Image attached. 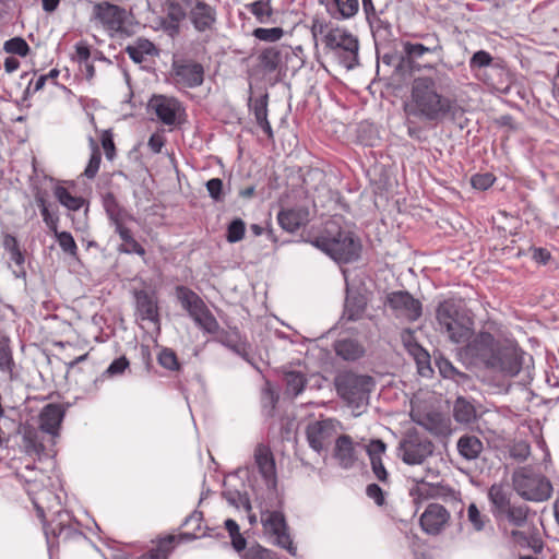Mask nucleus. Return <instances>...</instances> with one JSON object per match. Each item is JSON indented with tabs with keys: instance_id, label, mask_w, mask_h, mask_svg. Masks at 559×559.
I'll return each mask as SVG.
<instances>
[{
	"instance_id": "obj_1",
	"label": "nucleus",
	"mask_w": 559,
	"mask_h": 559,
	"mask_svg": "<svg viewBox=\"0 0 559 559\" xmlns=\"http://www.w3.org/2000/svg\"><path fill=\"white\" fill-rule=\"evenodd\" d=\"M450 78L443 71H436L435 76L421 75L413 80L411 97L405 105V112L427 122H441L449 116L454 117L456 104L443 95Z\"/></svg>"
},
{
	"instance_id": "obj_2",
	"label": "nucleus",
	"mask_w": 559,
	"mask_h": 559,
	"mask_svg": "<svg viewBox=\"0 0 559 559\" xmlns=\"http://www.w3.org/2000/svg\"><path fill=\"white\" fill-rule=\"evenodd\" d=\"M337 263H350L360 255L361 245L341 215L328 219L317 235L307 240Z\"/></svg>"
},
{
	"instance_id": "obj_3",
	"label": "nucleus",
	"mask_w": 559,
	"mask_h": 559,
	"mask_svg": "<svg viewBox=\"0 0 559 559\" xmlns=\"http://www.w3.org/2000/svg\"><path fill=\"white\" fill-rule=\"evenodd\" d=\"M64 417V411L59 404H47L39 413V428L33 426H24L22 428V440L24 448L28 454H44L46 452L45 438L41 433L48 436L51 445L56 443L59 437L61 423Z\"/></svg>"
},
{
	"instance_id": "obj_4",
	"label": "nucleus",
	"mask_w": 559,
	"mask_h": 559,
	"mask_svg": "<svg viewBox=\"0 0 559 559\" xmlns=\"http://www.w3.org/2000/svg\"><path fill=\"white\" fill-rule=\"evenodd\" d=\"M436 318L440 330L447 333L451 342L463 344L473 334V320L461 302L454 299L443 300L438 305Z\"/></svg>"
},
{
	"instance_id": "obj_5",
	"label": "nucleus",
	"mask_w": 559,
	"mask_h": 559,
	"mask_svg": "<svg viewBox=\"0 0 559 559\" xmlns=\"http://www.w3.org/2000/svg\"><path fill=\"white\" fill-rule=\"evenodd\" d=\"M334 384L341 399L354 408H361L368 404L369 393L374 383L369 376L346 371L335 377Z\"/></svg>"
},
{
	"instance_id": "obj_6",
	"label": "nucleus",
	"mask_w": 559,
	"mask_h": 559,
	"mask_svg": "<svg viewBox=\"0 0 559 559\" xmlns=\"http://www.w3.org/2000/svg\"><path fill=\"white\" fill-rule=\"evenodd\" d=\"M176 296L181 307L203 332L218 333L219 323L207 308L203 299L187 286H177Z\"/></svg>"
},
{
	"instance_id": "obj_7",
	"label": "nucleus",
	"mask_w": 559,
	"mask_h": 559,
	"mask_svg": "<svg viewBox=\"0 0 559 559\" xmlns=\"http://www.w3.org/2000/svg\"><path fill=\"white\" fill-rule=\"evenodd\" d=\"M515 491L526 500L545 501L552 492L550 481L531 467H521L512 475Z\"/></svg>"
},
{
	"instance_id": "obj_8",
	"label": "nucleus",
	"mask_w": 559,
	"mask_h": 559,
	"mask_svg": "<svg viewBox=\"0 0 559 559\" xmlns=\"http://www.w3.org/2000/svg\"><path fill=\"white\" fill-rule=\"evenodd\" d=\"M397 456L408 465H420L433 454L432 441L416 429L407 430L397 445Z\"/></svg>"
},
{
	"instance_id": "obj_9",
	"label": "nucleus",
	"mask_w": 559,
	"mask_h": 559,
	"mask_svg": "<svg viewBox=\"0 0 559 559\" xmlns=\"http://www.w3.org/2000/svg\"><path fill=\"white\" fill-rule=\"evenodd\" d=\"M326 48L338 56L341 63L346 69H353L358 64L359 43L357 37L344 28H331L323 38Z\"/></svg>"
},
{
	"instance_id": "obj_10",
	"label": "nucleus",
	"mask_w": 559,
	"mask_h": 559,
	"mask_svg": "<svg viewBox=\"0 0 559 559\" xmlns=\"http://www.w3.org/2000/svg\"><path fill=\"white\" fill-rule=\"evenodd\" d=\"M261 522L266 532L274 536V544L285 549L290 556H297V546L288 532L285 516L280 511H264L261 513Z\"/></svg>"
},
{
	"instance_id": "obj_11",
	"label": "nucleus",
	"mask_w": 559,
	"mask_h": 559,
	"mask_svg": "<svg viewBox=\"0 0 559 559\" xmlns=\"http://www.w3.org/2000/svg\"><path fill=\"white\" fill-rule=\"evenodd\" d=\"M523 352L514 345H499L486 368L503 377H515L522 369Z\"/></svg>"
},
{
	"instance_id": "obj_12",
	"label": "nucleus",
	"mask_w": 559,
	"mask_h": 559,
	"mask_svg": "<svg viewBox=\"0 0 559 559\" xmlns=\"http://www.w3.org/2000/svg\"><path fill=\"white\" fill-rule=\"evenodd\" d=\"M424 38L428 45L412 41L403 43L404 57L402 58V62L406 64L412 72L421 71V64L418 63L417 60L426 53H433L440 59L442 58L443 47L439 38L429 35L424 36Z\"/></svg>"
},
{
	"instance_id": "obj_13",
	"label": "nucleus",
	"mask_w": 559,
	"mask_h": 559,
	"mask_svg": "<svg viewBox=\"0 0 559 559\" xmlns=\"http://www.w3.org/2000/svg\"><path fill=\"white\" fill-rule=\"evenodd\" d=\"M385 304L396 318H403L411 322L418 320L423 312L421 302L406 290L388 294Z\"/></svg>"
},
{
	"instance_id": "obj_14",
	"label": "nucleus",
	"mask_w": 559,
	"mask_h": 559,
	"mask_svg": "<svg viewBox=\"0 0 559 559\" xmlns=\"http://www.w3.org/2000/svg\"><path fill=\"white\" fill-rule=\"evenodd\" d=\"M337 426L338 421L332 418L309 423L306 428L309 447L318 453L325 450L334 439Z\"/></svg>"
},
{
	"instance_id": "obj_15",
	"label": "nucleus",
	"mask_w": 559,
	"mask_h": 559,
	"mask_svg": "<svg viewBox=\"0 0 559 559\" xmlns=\"http://www.w3.org/2000/svg\"><path fill=\"white\" fill-rule=\"evenodd\" d=\"M94 17L110 32H124V10L109 2H102L94 5Z\"/></svg>"
},
{
	"instance_id": "obj_16",
	"label": "nucleus",
	"mask_w": 559,
	"mask_h": 559,
	"mask_svg": "<svg viewBox=\"0 0 559 559\" xmlns=\"http://www.w3.org/2000/svg\"><path fill=\"white\" fill-rule=\"evenodd\" d=\"M175 80L188 88H194L202 85L204 81V69L198 62H174L173 64Z\"/></svg>"
},
{
	"instance_id": "obj_17",
	"label": "nucleus",
	"mask_w": 559,
	"mask_h": 559,
	"mask_svg": "<svg viewBox=\"0 0 559 559\" xmlns=\"http://www.w3.org/2000/svg\"><path fill=\"white\" fill-rule=\"evenodd\" d=\"M499 345L492 334L480 332L468 342L466 349L471 356L478 358L487 367Z\"/></svg>"
},
{
	"instance_id": "obj_18",
	"label": "nucleus",
	"mask_w": 559,
	"mask_h": 559,
	"mask_svg": "<svg viewBox=\"0 0 559 559\" xmlns=\"http://www.w3.org/2000/svg\"><path fill=\"white\" fill-rule=\"evenodd\" d=\"M448 510L439 503H430L420 516L421 528L430 534L437 535L449 521Z\"/></svg>"
},
{
	"instance_id": "obj_19",
	"label": "nucleus",
	"mask_w": 559,
	"mask_h": 559,
	"mask_svg": "<svg viewBox=\"0 0 559 559\" xmlns=\"http://www.w3.org/2000/svg\"><path fill=\"white\" fill-rule=\"evenodd\" d=\"M148 107L163 123L173 126L180 110V103L174 97L155 95L151 98Z\"/></svg>"
},
{
	"instance_id": "obj_20",
	"label": "nucleus",
	"mask_w": 559,
	"mask_h": 559,
	"mask_svg": "<svg viewBox=\"0 0 559 559\" xmlns=\"http://www.w3.org/2000/svg\"><path fill=\"white\" fill-rule=\"evenodd\" d=\"M258 469L269 487L276 486V468L273 454L269 447L259 444L254 451Z\"/></svg>"
},
{
	"instance_id": "obj_21",
	"label": "nucleus",
	"mask_w": 559,
	"mask_h": 559,
	"mask_svg": "<svg viewBox=\"0 0 559 559\" xmlns=\"http://www.w3.org/2000/svg\"><path fill=\"white\" fill-rule=\"evenodd\" d=\"M280 226L289 233H294L310 221V211L307 206L282 210L277 214Z\"/></svg>"
},
{
	"instance_id": "obj_22",
	"label": "nucleus",
	"mask_w": 559,
	"mask_h": 559,
	"mask_svg": "<svg viewBox=\"0 0 559 559\" xmlns=\"http://www.w3.org/2000/svg\"><path fill=\"white\" fill-rule=\"evenodd\" d=\"M190 20L199 32L211 29L216 22V11L203 0H197L190 10Z\"/></svg>"
},
{
	"instance_id": "obj_23",
	"label": "nucleus",
	"mask_w": 559,
	"mask_h": 559,
	"mask_svg": "<svg viewBox=\"0 0 559 559\" xmlns=\"http://www.w3.org/2000/svg\"><path fill=\"white\" fill-rule=\"evenodd\" d=\"M367 454L370 460L371 469L379 481L385 483L389 474L382 462L385 454L386 444L380 439H372L366 447Z\"/></svg>"
},
{
	"instance_id": "obj_24",
	"label": "nucleus",
	"mask_w": 559,
	"mask_h": 559,
	"mask_svg": "<svg viewBox=\"0 0 559 559\" xmlns=\"http://www.w3.org/2000/svg\"><path fill=\"white\" fill-rule=\"evenodd\" d=\"M135 305L139 316L142 320L153 323L159 322L157 300L146 290H138L134 294Z\"/></svg>"
},
{
	"instance_id": "obj_25",
	"label": "nucleus",
	"mask_w": 559,
	"mask_h": 559,
	"mask_svg": "<svg viewBox=\"0 0 559 559\" xmlns=\"http://www.w3.org/2000/svg\"><path fill=\"white\" fill-rule=\"evenodd\" d=\"M456 449L459 454L465 461H475L477 460L484 451V443L480 438L472 433L462 435L457 442Z\"/></svg>"
},
{
	"instance_id": "obj_26",
	"label": "nucleus",
	"mask_w": 559,
	"mask_h": 559,
	"mask_svg": "<svg viewBox=\"0 0 559 559\" xmlns=\"http://www.w3.org/2000/svg\"><path fill=\"white\" fill-rule=\"evenodd\" d=\"M334 456L343 468L348 469L354 466L356 462L355 448L348 435H342L336 439Z\"/></svg>"
},
{
	"instance_id": "obj_27",
	"label": "nucleus",
	"mask_w": 559,
	"mask_h": 559,
	"mask_svg": "<svg viewBox=\"0 0 559 559\" xmlns=\"http://www.w3.org/2000/svg\"><path fill=\"white\" fill-rule=\"evenodd\" d=\"M335 353L338 357L347 361H355L364 356V346L354 338H342L334 344Z\"/></svg>"
},
{
	"instance_id": "obj_28",
	"label": "nucleus",
	"mask_w": 559,
	"mask_h": 559,
	"mask_svg": "<svg viewBox=\"0 0 559 559\" xmlns=\"http://www.w3.org/2000/svg\"><path fill=\"white\" fill-rule=\"evenodd\" d=\"M214 341L230 349L233 353L245 357L247 355L246 342L240 337L238 330L225 331L221 330L214 333Z\"/></svg>"
},
{
	"instance_id": "obj_29",
	"label": "nucleus",
	"mask_w": 559,
	"mask_h": 559,
	"mask_svg": "<svg viewBox=\"0 0 559 559\" xmlns=\"http://www.w3.org/2000/svg\"><path fill=\"white\" fill-rule=\"evenodd\" d=\"M115 227V231L119 235L121 240L123 241L119 247L118 251L120 253L132 254L135 253L138 255L144 257L145 249L142 245H140L134 237L132 236L131 230L123 225V223L117 224Z\"/></svg>"
},
{
	"instance_id": "obj_30",
	"label": "nucleus",
	"mask_w": 559,
	"mask_h": 559,
	"mask_svg": "<svg viewBox=\"0 0 559 559\" xmlns=\"http://www.w3.org/2000/svg\"><path fill=\"white\" fill-rule=\"evenodd\" d=\"M453 417L460 424H472L477 418L476 408L472 402L460 396L454 402Z\"/></svg>"
},
{
	"instance_id": "obj_31",
	"label": "nucleus",
	"mask_w": 559,
	"mask_h": 559,
	"mask_svg": "<svg viewBox=\"0 0 559 559\" xmlns=\"http://www.w3.org/2000/svg\"><path fill=\"white\" fill-rule=\"evenodd\" d=\"M126 52L130 59L135 63H142L146 56H152L156 52L155 46L152 41L145 38H139L134 45H128Z\"/></svg>"
},
{
	"instance_id": "obj_32",
	"label": "nucleus",
	"mask_w": 559,
	"mask_h": 559,
	"mask_svg": "<svg viewBox=\"0 0 559 559\" xmlns=\"http://www.w3.org/2000/svg\"><path fill=\"white\" fill-rule=\"evenodd\" d=\"M366 310V300L361 295H347L345 299L343 319L347 321L359 320Z\"/></svg>"
},
{
	"instance_id": "obj_33",
	"label": "nucleus",
	"mask_w": 559,
	"mask_h": 559,
	"mask_svg": "<svg viewBox=\"0 0 559 559\" xmlns=\"http://www.w3.org/2000/svg\"><path fill=\"white\" fill-rule=\"evenodd\" d=\"M528 508L525 504H511L496 518L507 520L511 525L522 527L526 524Z\"/></svg>"
},
{
	"instance_id": "obj_34",
	"label": "nucleus",
	"mask_w": 559,
	"mask_h": 559,
	"mask_svg": "<svg viewBox=\"0 0 559 559\" xmlns=\"http://www.w3.org/2000/svg\"><path fill=\"white\" fill-rule=\"evenodd\" d=\"M488 497L493 506L495 516L512 504L509 492L501 485H492L489 489Z\"/></svg>"
},
{
	"instance_id": "obj_35",
	"label": "nucleus",
	"mask_w": 559,
	"mask_h": 559,
	"mask_svg": "<svg viewBox=\"0 0 559 559\" xmlns=\"http://www.w3.org/2000/svg\"><path fill=\"white\" fill-rule=\"evenodd\" d=\"M103 206L112 226L122 223L124 212L112 192L103 194Z\"/></svg>"
},
{
	"instance_id": "obj_36",
	"label": "nucleus",
	"mask_w": 559,
	"mask_h": 559,
	"mask_svg": "<svg viewBox=\"0 0 559 559\" xmlns=\"http://www.w3.org/2000/svg\"><path fill=\"white\" fill-rule=\"evenodd\" d=\"M53 194L59 203L69 211H79L85 203L83 198L71 194L66 187L60 185L55 187Z\"/></svg>"
},
{
	"instance_id": "obj_37",
	"label": "nucleus",
	"mask_w": 559,
	"mask_h": 559,
	"mask_svg": "<svg viewBox=\"0 0 559 559\" xmlns=\"http://www.w3.org/2000/svg\"><path fill=\"white\" fill-rule=\"evenodd\" d=\"M284 381L286 384V393L293 396H298L302 393L307 384L306 376L302 372L295 370L285 372Z\"/></svg>"
},
{
	"instance_id": "obj_38",
	"label": "nucleus",
	"mask_w": 559,
	"mask_h": 559,
	"mask_svg": "<svg viewBox=\"0 0 559 559\" xmlns=\"http://www.w3.org/2000/svg\"><path fill=\"white\" fill-rule=\"evenodd\" d=\"M175 539L176 537L174 535H168L165 538L159 539L156 547L143 554L138 559H167L168 555L173 550Z\"/></svg>"
},
{
	"instance_id": "obj_39",
	"label": "nucleus",
	"mask_w": 559,
	"mask_h": 559,
	"mask_svg": "<svg viewBox=\"0 0 559 559\" xmlns=\"http://www.w3.org/2000/svg\"><path fill=\"white\" fill-rule=\"evenodd\" d=\"M53 235L62 252L79 261V248L71 233L57 230Z\"/></svg>"
},
{
	"instance_id": "obj_40",
	"label": "nucleus",
	"mask_w": 559,
	"mask_h": 559,
	"mask_svg": "<svg viewBox=\"0 0 559 559\" xmlns=\"http://www.w3.org/2000/svg\"><path fill=\"white\" fill-rule=\"evenodd\" d=\"M260 66L266 72H274L282 62V53L275 48H266L259 56Z\"/></svg>"
},
{
	"instance_id": "obj_41",
	"label": "nucleus",
	"mask_w": 559,
	"mask_h": 559,
	"mask_svg": "<svg viewBox=\"0 0 559 559\" xmlns=\"http://www.w3.org/2000/svg\"><path fill=\"white\" fill-rule=\"evenodd\" d=\"M277 402L278 394L273 390L269 381L265 382V385L261 391V407L263 415L272 417Z\"/></svg>"
},
{
	"instance_id": "obj_42",
	"label": "nucleus",
	"mask_w": 559,
	"mask_h": 559,
	"mask_svg": "<svg viewBox=\"0 0 559 559\" xmlns=\"http://www.w3.org/2000/svg\"><path fill=\"white\" fill-rule=\"evenodd\" d=\"M202 520L203 514L199 511H193L183 522V526L191 527L190 532L182 534V537L187 539H194L202 536Z\"/></svg>"
},
{
	"instance_id": "obj_43",
	"label": "nucleus",
	"mask_w": 559,
	"mask_h": 559,
	"mask_svg": "<svg viewBox=\"0 0 559 559\" xmlns=\"http://www.w3.org/2000/svg\"><path fill=\"white\" fill-rule=\"evenodd\" d=\"M225 500L237 509H243L247 512L251 511V502L249 496L246 492L238 490H227L223 492Z\"/></svg>"
},
{
	"instance_id": "obj_44",
	"label": "nucleus",
	"mask_w": 559,
	"mask_h": 559,
	"mask_svg": "<svg viewBox=\"0 0 559 559\" xmlns=\"http://www.w3.org/2000/svg\"><path fill=\"white\" fill-rule=\"evenodd\" d=\"M187 16V10L180 2H174L170 0L167 4V17L170 20V28L174 32H178L179 23L182 22Z\"/></svg>"
},
{
	"instance_id": "obj_45",
	"label": "nucleus",
	"mask_w": 559,
	"mask_h": 559,
	"mask_svg": "<svg viewBox=\"0 0 559 559\" xmlns=\"http://www.w3.org/2000/svg\"><path fill=\"white\" fill-rule=\"evenodd\" d=\"M247 8L260 23L271 22L273 12L269 1L259 0L250 3Z\"/></svg>"
},
{
	"instance_id": "obj_46",
	"label": "nucleus",
	"mask_w": 559,
	"mask_h": 559,
	"mask_svg": "<svg viewBox=\"0 0 559 559\" xmlns=\"http://www.w3.org/2000/svg\"><path fill=\"white\" fill-rule=\"evenodd\" d=\"M269 95L265 93L257 98H250L249 107L253 112L257 123L267 119Z\"/></svg>"
},
{
	"instance_id": "obj_47",
	"label": "nucleus",
	"mask_w": 559,
	"mask_h": 559,
	"mask_svg": "<svg viewBox=\"0 0 559 559\" xmlns=\"http://www.w3.org/2000/svg\"><path fill=\"white\" fill-rule=\"evenodd\" d=\"M3 50L8 53L26 57L29 52V46L24 38L13 37L4 43Z\"/></svg>"
},
{
	"instance_id": "obj_48",
	"label": "nucleus",
	"mask_w": 559,
	"mask_h": 559,
	"mask_svg": "<svg viewBox=\"0 0 559 559\" xmlns=\"http://www.w3.org/2000/svg\"><path fill=\"white\" fill-rule=\"evenodd\" d=\"M158 364L170 371L179 370L180 364L176 353L171 348H163L157 356Z\"/></svg>"
},
{
	"instance_id": "obj_49",
	"label": "nucleus",
	"mask_w": 559,
	"mask_h": 559,
	"mask_svg": "<svg viewBox=\"0 0 559 559\" xmlns=\"http://www.w3.org/2000/svg\"><path fill=\"white\" fill-rule=\"evenodd\" d=\"M245 222L241 218H235L227 226L226 239L230 243L238 242L245 237Z\"/></svg>"
},
{
	"instance_id": "obj_50",
	"label": "nucleus",
	"mask_w": 559,
	"mask_h": 559,
	"mask_svg": "<svg viewBox=\"0 0 559 559\" xmlns=\"http://www.w3.org/2000/svg\"><path fill=\"white\" fill-rule=\"evenodd\" d=\"M284 35L282 27L263 28L259 27L253 31V36L262 41L275 43Z\"/></svg>"
},
{
	"instance_id": "obj_51",
	"label": "nucleus",
	"mask_w": 559,
	"mask_h": 559,
	"mask_svg": "<svg viewBox=\"0 0 559 559\" xmlns=\"http://www.w3.org/2000/svg\"><path fill=\"white\" fill-rule=\"evenodd\" d=\"M242 559H280V558L274 551L266 549L260 545H254V546L249 547L245 551Z\"/></svg>"
},
{
	"instance_id": "obj_52",
	"label": "nucleus",
	"mask_w": 559,
	"mask_h": 559,
	"mask_svg": "<svg viewBox=\"0 0 559 559\" xmlns=\"http://www.w3.org/2000/svg\"><path fill=\"white\" fill-rule=\"evenodd\" d=\"M492 56L486 50L476 51L469 59V69L472 71L489 67L492 62Z\"/></svg>"
},
{
	"instance_id": "obj_53",
	"label": "nucleus",
	"mask_w": 559,
	"mask_h": 559,
	"mask_svg": "<svg viewBox=\"0 0 559 559\" xmlns=\"http://www.w3.org/2000/svg\"><path fill=\"white\" fill-rule=\"evenodd\" d=\"M509 454L512 459L523 462L531 454V447L526 441H516L509 448Z\"/></svg>"
},
{
	"instance_id": "obj_54",
	"label": "nucleus",
	"mask_w": 559,
	"mask_h": 559,
	"mask_svg": "<svg viewBox=\"0 0 559 559\" xmlns=\"http://www.w3.org/2000/svg\"><path fill=\"white\" fill-rule=\"evenodd\" d=\"M14 361L10 346L5 342L0 341V370L12 373Z\"/></svg>"
},
{
	"instance_id": "obj_55",
	"label": "nucleus",
	"mask_w": 559,
	"mask_h": 559,
	"mask_svg": "<svg viewBox=\"0 0 559 559\" xmlns=\"http://www.w3.org/2000/svg\"><path fill=\"white\" fill-rule=\"evenodd\" d=\"M100 160H102L100 151L98 150V147L95 146L93 148L92 154H91L88 164H87V166L85 167V170H84V176L86 178H88V179L95 178V176L97 175V173L99 170Z\"/></svg>"
},
{
	"instance_id": "obj_56",
	"label": "nucleus",
	"mask_w": 559,
	"mask_h": 559,
	"mask_svg": "<svg viewBox=\"0 0 559 559\" xmlns=\"http://www.w3.org/2000/svg\"><path fill=\"white\" fill-rule=\"evenodd\" d=\"M129 367V360L121 356L111 361V364L107 367L103 376L107 377H116L120 376L124 372V370Z\"/></svg>"
},
{
	"instance_id": "obj_57",
	"label": "nucleus",
	"mask_w": 559,
	"mask_h": 559,
	"mask_svg": "<svg viewBox=\"0 0 559 559\" xmlns=\"http://www.w3.org/2000/svg\"><path fill=\"white\" fill-rule=\"evenodd\" d=\"M343 17H350L358 11V0H333Z\"/></svg>"
},
{
	"instance_id": "obj_58",
	"label": "nucleus",
	"mask_w": 559,
	"mask_h": 559,
	"mask_svg": "<svg viewBox=\"0 0 559 559\" xmlns=\"http://www.w3.org/2000/svg\"><path fill=\"white\" fill-rule=\"evenodd\" d=\"M493 182L495 177L490 173L476 174L471 179L473 188L483 191L489 189L493 185Z\"/></svg>"
},
{
	"instance_id": "obj_59",
	"label": "nucleus",
	"mask_w": 559,
	"mask_h": 559,
	"mask_svg": "<svg viewBox=\"0 0 559 559\" xmlns=\"http://www.w3.org/2000/svg\"><path fill=\"white\" fill-rule=\"evenodd\" d=\"M209 195L215 201L219 202L223 200V181L219 178H212L205 183Z\"/></svg>"
},
{
	"instance_id": "obj_60",
	"label": "nucleus",
	"mask_w": 559,
	"mask_h": 559,
	"mask_svg": "<svg viewBox=\"0 0 559 559\" xmlns=\"http://www.w3.org/2000/svg\"><path fill=\"white\" fill-rule=\"evenodd\" d=\"M440 373L443 378L456 379L466 378V374L460 372L449 360L443 359L438 362Z\"/></svg>"
},
{
	"instance_id": "obj_61",
	"label": "nucleus",
	"mask_w": 559,
	"mask_h": 559,
	"mask_svg": "<svg viewBox=\"0 0 559 559\" xmlns=\"http://www.w3.org/2000/svg\"><path fill=\"white\" fill-rule=\"evenodd\" d=\"M467 516H468V521L472 523L473 527L476 531L479 532V531L484 530L485 521H484L483 515L480 514L478 508L476 507V504H474V503L469 504V507L467 509Z\"/></svg>"
},
{
	"instance_id": "obj_62",
	"label": "nucleus",
	"mask_w": 559,
	"mask_h": 559,
	"mask_svg": "<svg viewBox=\"0 0 559 559\" xmlns=\"http://www.w3.org/2000/svg\"><path fill=\"white\" fill-rule=\"evenodd\" d=\"M91 56V49L85 41L81 40L75 44V56L73 57V60L83 64L88 62Z\"/></svg>"
},
{
	"instance_id": "obj_63",
	"label": "nucleus",
	"mask_w": 559,
	"mask_h": 559,
	"mask_svg": "<svg viewBox=\"0 0 559 559\" xmlns=\"http://www.w3.org/2000/svg\"><path fill=\"white\" fill-rule=\"evenodd\" d=\"M40 214L43 216V221L45 222V224L49 228V230L51 233H57L58 224H59V216L55 213H51L49 211V209H41Z\"/></svg>"
},
{
	"instance_id": "obj_64",
	"label": "nucleus",
	"mask_w": 559,
	"mask_h": 559,
	"mask_svg": "<svg viewBox=\"0 0 559 559\" xmlns=\"http://www.w3.org/2000/svg\"><path fill=\"white\" fill-rule=\"evenodd\" d=\"M530 250L532 251V259L539 264L546 265L551 259L550 252L545 248L531 247Z\"/></svg>"
}]
</instances>
